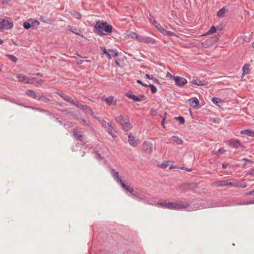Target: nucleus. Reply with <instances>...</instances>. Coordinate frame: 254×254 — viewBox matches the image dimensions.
Returning a JSON list of instances; mask_svg holds the SVG:
<instances>
[{"mask_svg":"<svg viewBox=\"0 0 254 254\" xmlns=\"http://www.w3.org/2000/svg\"><path fill=\"white\" fill-rule=\"evenodd\" d=\"M143 148L146 153H151L152 152L153 144L148 141H144L143 144Z\"/></svg>","mask_w":254,"mask_h":254,"instance_id":"obj_11","label":"nucleus"},{"mask_svg":"<svg viewBox=\"0 0 254 254\" xmlns=\"http://www.w3.org/2000/svg\"><path fill=\"white\" fill-rule=\"evenodd\" d=\"M108 128V133L113 137H115L117 136L116 131L114 126L112 125V123H108L107 125L105 126Z\"/></svg>","mask_w":254,"mask_h":254,"instance_id":"obj_13","label":"nucleus"},{"mask_svg":"<svg viewBox=\"0 0 254 254\" xmlns=\"http://www.w3.org/2000/svg\"><path fill=\"white\" fill-rule=\"evenodd\" d=\"M139 36L140 35H138L137 34L134 32H129L128 34V37L132 39L135 38L137 39V41L138 40Z\"/></svg>","mask_w":254,"mask_h":254,"instance_id":"obj_27","label":"nucleus"},{"mask_svg":"<svg viewBox=\"0 0 254 254\" xmlns=\"http://www.w3.org/2000/svg\"><path fill=\"white\" fill-rule=\"evenodd\" d=\"M157 205L163 208L172 209V202H168L165 200L161 199L158 201Z\"/></svg>","mask_w":254,"mask_h":254,"instance_id":"obj_6","label":"nucleus"},{"mask_svg":"<svg viewBox=\"0 0 254 254\" xmlns=\"http://www.w3.org/2000/svg\"><path fill=\"white\" fill-rule=\"evenodd\" d=\"M228 166V163H223L222 164V168L223 169H226Z\"/></svg>","mask_w":254,"mask_h":254,"instance_id":"obj_63","label":"nucleus"},{"mask_svg":"<svg viewBox=\"0 0 254 254\" xmlns=\"http://www.w3.org/2000/svg\"><path fill=\"white\" fill-rule=\"evenodd\" d=\"M254 204V200H250V201H247V202H245L243 203V204Z\"/></svg>","mask_w":254,"mask_h":254,"instance_id":"obj_55","label":"nucleus"},{"mask_svg":"<svg viewBox=\"0 0 254 254\" xmlns=\"http://www.w3.org/2000/svg\"><path fill=\"white\" fill-rule=\"evenodd\" d=\"M228 144L232 148H237L241 146V142L237 139H232L228 141Z\"/></svg>","mask_w":254,"mask_h":254,"instance_id":"obj_16","label":"nucleus"},{"mask_svg":"<svg viewBox=\"0 0 254 254\" xmlns=\"http://www.w3.org/2000/svg\"><path fill=\"white\" fill-rule=\"evenodd\" d=\"M174 80L177 86H183L187 83V80L182 77L174 76L173 77Z\"/></svg>","mask_w":254,"mask_h":254,"instance_id":"obj_7","label":"nucleus"},{"mask_svg":"<svg viewBox=\"0 0 254 254\" xmlns=\"http://www.w3.org/2000/svg\"><path fill=\"white\" fill-rule=\"evenodd\" d=\"M80 123L82 125H86L87 124V121L84 119H83L80 121Z\"/></svg>","mask_w":254,"mask_h":254,"instance_id":"obj_58","label":"nucleus"},{"mask_svg":"<svg viewBox=\"0 0 254 254\" xmlns=\"http://www.w3.org/2000/svg\"><path fill=\"white\" fill-rule=\"evenodd\" d=\"M6 56L13 62L15 63L17 61V59L12 55H6Z\"/></svg>","mask_w":254,"mask_h":254,"instance_id":"obj_43","label":"nucleus"},{"mask_svg":"<svg viewBox=\"0 0 254 254\" xmlns=\"http://www.w3.org/2000/svg\"><path fill=\"white\" fill-rule=\"evenodd\" d=\"M225 152V150L223 148H220L217 151V152L215 153L216 155L218 156H220L222 154H223Z\"/></svg>","mask_w":254,"mask_h":254,"instance_id":"obj_44","label":"nucleus"},{"mask_svg":"<svg viewBox=\"0 0 254 254\" xmlns=\"http://www.w3.org/2000/svg\"><path fill=\"white\" fill-rule=\"evenodd\" d=\"M67 29L77 35L80 36L82 38L84 37V36L83 35H81L79 32L77 31V30L75 28H73L72 26L68 25L67 26Z\"/></svg>","mask_w":254,"mask_h":254,"instance_id":"obj_19","label":"nucleus"},{"mask_svg":"<svg viewBox=\"0 0 254 254\" xmlns=\"http://www.w3.org/2000/svg\"><path fill=\"white\" fill-rule=\"evenodd\" d=\"M228 11V10L225 7H222L217 12V16L219 17H223L225 14Z\"/></svg>","mask_w":254,"mask_h":254,"instance_id":"obj_22","label":"nucleus"},{"mask_svg":"<svg viewBox=\"0 0 254 254\" xmlns=\"http://www.w3.org/2000/svg\"><path fill=\"white\" fill-rule=\"evenodd\" d=\"M224 204H222L220 202H213V204H211V207H220L224 206ZM208 207H210V206H208Z\"/></svg>","mask_w":254,"mask_h":254,"instance_id":"obj_40","label":"nucleus"},{"mask_svg":"<svg viewBox=\"0 0 254 254\" xmlns=\"http://www.w3.org/2000/svg\"><path fill=\"white\" fill-rule=\"evenodd\" d=\"M165 116H166V115H165V116H164V118H163L162 121L161 122V125L164 127H165L164 123H165Z\"/></svg>","mask_w":254,"mask_h":254,"instance_id":"obj_59","label":"nucleus"},{"mask_svg":"<svg viewBox=\"0 0 254 254\" xmlns=\"http://www.w3.org/2000/svg\"><path fill=\"white\" fill-rule=\"evenodd\" d=\"M156 28L163 34L166 32V30L160 24H157Z\"/></svg>","mask_w":254,"mask_h":254,"instance_id":"obj_39","label":"nucleus"},{"mask_svg":"<svg viewBox=\"0 0 254 254\" xmlns=\"http://www.w3.org/2000/svg\"><path fill=\"white\" fill-rule=\"evenodd\" d=\"M75 106H76L77 107L83 110H86L87 111L89 108V107L83 105L81 104H79L78 102H76V103L74 104Z\"/></svg>","mask_w":254,"mask_h":254,"instance_id":"obj_29","label":"nucleus"},{"mask_svg":"<svg viewBox=\"0 0 254 254\" xmlns=\"http://www.w3.org/2000/svg\"><path fill=\"white\" fill-rule=\"evenodd\" d=\"M70 13L71 15H72L74 18L79 19L81 17V14L77 11H70Z\"/></svg>","mask_w":254,"mask_h":254,"instance_id":"obj_30","label":"nucleus"},{"mask_svg":"<svg viewBox=\"0 0 254 254\" xmlns=\"http://www.w3.org/2000/svg\"><path fill=\"white\" fill-rule=\"evenodd\" d=\"M138 41L140 42H144L145 43H151V44H155L156 42V40L148 36H139Z\"/></svg>","mask_w":254,"mask_h":254,"instance_id":"obj_9","label":"nucleus"},{"mask_svg":"<svg viewBox=\"0 0 254 254\" xmlns=\"http://www.w3.org/2000/svg\"><path fill=\"white\" fill-rule=\"evenodd\" d=\"M29 20H31L30 23L31 24V26H35L37 27L39 25V22L37 20H34L32 19H29Z\"/></svg>","mask_w":254,"mask_h":254,"instance_id":"obj_38","label":"nucleus"},{"mask_svg":"<svg viewBox=\"0 0 254 254\" xmlns=\"http://www.w3.org/2000/svg\"><path fill=\"white\" fill-rule=\"evenodd\" d=\"M153 24L155 26V27L157 26V24H159V23H157L155 20H153V21H151Z\"/></svg>","mask_w":254,"mask_h":254,"instance_id":"obj_60","label":"nucleus"},{"mask_svg":"<svg viewBox=\"0 0 254 254\" xmlns=\"http://www.w3.org/2000/svg\"><path fill=\"white\" fill-rule=\"evenodd\" d=\"M190 105L194 108H199L201 106L199 105V100L196 97H193L189 99Z\"/></svg>","mask_w":254,"mask_h":254,"instance_id":"obj_17","label":"nucleus"},{"mask_svg":"<svg viewBox=\"0 0 254 254\" xmlns=\"http://www.w3.org/2000/svg\"><path fill=\"white\" fill-rule=\"evenodd\" d=\"M137 83L141 84V85H142L143 86L146 87L147 84L143 83L140 80H137Z\"/></svg>","mask_w":254,"mask_h":254,"instance_id":"obj_54","label":"nucleus"},{"mask_svg":"<svg viewBox=\"0 0 254 254\" xmlns=\"http://www.w3.org/2000/svg\"><path fill=\"white\" fill-rule=\"evenodd\" d=\"M95 157L97 159H98V160H101V159H102V157H101V155H100L99 153H95Z\"/></svg>","mask_w":254,"mask_h":254,"instance_id":"obj_49","label":"nucleus"},{"mask_svg":"<svg viewBox=\"0 0 254 254\" xmlns=\"http://www.w3.org/2000/svg\"><path fill=\"white\" fill-rule=\"evenodd\" d=\"M8 101L11 103H15V99L13 98H9L8 99Z\"/></svg>","mask_w":254,"mask_h":254,"instance_id":"obj_64","label":"nucleus"},{"mask_svg":"<svg viewBox=\"0 0 254 254\" xmlns=\"http://www.w3.org/2000/svg\"><path fill=\"white\" fill-rule=\"evenodd\" d=\"M13 26V22L8 18H0V28L3 29H10Z\"/></svg>","mask_w":254,"mask_h":254,"instance_id":"obj_3","label":"nucleus"},{"mask_svg":"<svg viewBox=\"0 0 254 254\" xmlns=\"http://www.w3.org/2000/svg\"><path fill=\"white\" fill-rule=\"evenodd\" d=\"M40 20L44 23H48V22L43 17L41 16L39 18Z\"/></svg>","mask_w":254,"mask_h":254,"instance_id":"obj_57","label":"nucleus"},{"mask_svg":"<svg viewBox=\"0 0 254 254\" xmlns=\"http://www.w3.org/2000/svg\"><path fill=\"white\" fill-rule=\"evenodd\" d=\"M128 141L129 144L135 147L139 144V140L135 139L134 135L132 133H130L128 136Z\"/></svg>","mask_w":254,"mask_h":254,"instance_id":"obj_10","label":"nucleus"},{"mask_svg":"<svg viewBox=\"0 0 254 254\" xmlns=\"http://www.w3.org/2000/svg\"><path fill=\"white\" fill-rule=\"evenodd\" d=\"M116 121L119 123L122 128L125 131H128L130 130L132 126L129 122V118L127 117H125L122 115L119 116L116 118Z\"/></svg>","mask_w":254,"mask_h":254,"instance_id":"obj_2","label":"nucleus"},{"mask_svg":"<svg viewBox=\"0 0 254 254\" xmlns=\"http://www.w3.org/2000/svg\"><path fill=\"white\" fill-rule=\"evenodd\" d=\"M87 111L90 113V114L92 116H93V117H95V116H94V112H93V111H92V109H91L90 107H89V109H88V110H87Z\"/></svg>","mask_w":254,"mask_h":254,"instance_id":"obj_52","label":"nucleus"},{"mask_svg":"<svg viewBox=\"0 0 254 254\" xmlns=\"http://www.w3.org/2000/svg\"><path fill=\"white\" fill-rule=\"evenodd\" d=\"M120 185L123 188L130 192H132L133 191V189L132 188H130L129 187L126 186L123 183H122Z\"/></svg>","mask_w":254,"mask_h":254,"instance_id":"obj_33","label":"nucleus"},{"mask_svg":"<svg viewBox=\"0 0 254 254\" xmlns=\"http://www.w3.org/2000/svg\"><path fill=\"white\" fill-rule=\"evenodd\" d=\"M38 100H42L45 102H48L50 101V99L43 95H40L38 96Z\"/></svg>","mask_w":254,"mask_h":254,"instance_id":"obj_34","label":"nucleus"},{"mask_svg":"<svg viewBox=\"0 0 254 254\" xmlns=\"http://www.w3.org/2000/svg\"><path fill=\"white\" fill-rule=\"evenodd\" d=\"M243 74H247L250 72V65L249 64H245L242 68Z\"/></svg>","mask_w":254,"mask_h":254,"instance_id":"obj_23","label":"nucleus"},{"mask_svg":"<svg viewBox=\"0 0 254 254\" xmlns=\"http://www.w3.org/2000/svg\"><path fill=\"white\" fill-rule=\"evenodd\" d=\"M168 166V161H164L162 164L158 165V167L161 168H166Z\"/></svg>","mask_w":254,"mask_h":254,"instance_id":"obj_41","label":"nucleus"},{"mask_svg":"<svg viewBox=\"0 0 254 254\" xmlns=\"http://www.w3.org/2000/svg\"><path fill=\"white\" fill-rule=\"evenodd\" d=\"M254 193V190H252L246 194V195H251Z\"/></svg>","mask_w":254,"mask_h":254,"instance_id":"obj_56","label":"nucleus"},{"mask_svg":"<svg viewBox=\"0 0 254 254\" xmlns=\"http://www.w3.org/2000/svg\"><path fill=\"white\" fill-rule=\"evenodd\" d=\"M31 20H28L26 22L23 23V27L26 29H29L31 27V24L30 23Z\"/></svg>","mask_w":254,"mask_h":254,"instance_id":"obj_32","label":"nucleus"},{"mask_svg":"<svg viewBox=\"0 0 254 254\" xmlns=\"http://www.w3.org/2000/svg\"><path fill=\"white\" fill-rule=\"evenodd\" d=\"M94 118L96 119L99 122L101 123L103 126L105 127L107 125V123H106L105 121L102 119L101 117L95 116Z\"/></svg>","mask_w":254,"mask_h":254,"instance_id":"obj_36","label":"nucleus"},{"mask_svg":"<svg viewBox=\"0 0 254 254\" xmlns=\"http://www.w3.org/2000/svg\"><path fill=\"white\" fill-rule=\"evenodd\" d=\"M73 133L74 137L78 140H82V135L81 131H79L77 128L74 129Z\"/></svg>","mask_w":254,"mask_h":254,"instance_id":"obj_18","label":"nucleus"},{"mask_svg":"<svg viewBox=\"0 0 254 254\" xmlns=\"http://www.w3.org/2000/svg\"><path fill=\"white\" fill-rule=\"evenodd\" d=\"M163 35L170 36H176L175 33H174V32H171V31H166V32H164Z\"/></svg>","mask_w":254,"mask_h":254,"instance_id":"obj_47","label":"nucleus"},{"mask_svg":"<svg viewBox=\"0 0 254 254\" xmlns=\"http://www.w3.org/2000/svg\"><path fill=\"white\" fill-rule=\"evenodd\" d=\"M112 30L111 25L102 21H97L94 27V32L100 36L108 35L112 32Z\"/></svg>","mask_w":254,"mask_h":254,"instance_id":"obj_1","label":"nucleus"},{"mask_svg":"<svg viewBox=\"0 0 254 254\" xmlns=\"http://www.w3.org/2000/svg\"><path fill=\"white\" fill-rule=\"evenodd\" d=\"M17 77L19 82H24L27 84H33L35 82V78H33L29 79L26 75L22 74H18L17 75Z\"/></svg>","mask_w":254,"mask_h":254,"instance_id":"obj_5","label":"nucleus"},{"mask_svg":"<svg viewBox=\"0 0 254 254\" xmlns=\"http://www.w3.org/2000/svg\"><path fill=\"white\" fill-rule=\"evenodd\" d=\"M138 192L135 191L133 193H132L131 195V196L134 199H137V196Z\"/></svg>","mask_w":254,"mask_h":254,"instance_id":"obj_50","label":"nucleus"},{"mask_svg":"<svg viewBox=\"0 0 254 254\" xmlns=\"http://www.w3.org/2000/svg\"><path fill=\"white\" fill-rule=\"evenodd\" d=\"M173 140L177 144H182L183 143L182 140L178 137L173 136L172 137Z\"/></svg>","mask_w":254,"mask_h":254,"instance_id":"obj_31","label":"nucleus"},{"mask_svg":"<svg viewBox=\"0 0 254 254\" xmlns=\"http://www.w3.org/2000/svg\"><path fill=\"white\" fill-rule=\"evenodd\" d=\"M192 83L195 85H198V86H202V85H205L204 81L200 80L198 79L193 80L192 81Z\"/></svg>","mask_w":254,"mask_h":254,"instance_id":"obj_28","label":"nucleus"},{"mask_svg":"<svg viewBox=\"0 0 254 254\" xmlns=\"http://www.w3.org/2000/svg\"><path fill=\"white\" fill-rule=\"evenodd\" d=\"M111 175H112L114 180L119 184H121L123 182L121 177H120L119 173L116 171L115 169H112L111 171Z\"/></svg>","mask_w":254,"mask_h":254,"instance_id":"obj_14","label":"nucleus"},{"mask_svg":"<svg viewBox=\"0 0 254 254\" xmlns=\"http://www.w3.org/2000/svg\"><path fill=\"white\" fill-rule=\"evenodd\" d=\"M58 95H59V96H60L62 98H63V96H64V94L62 93V92H58L56 93Z\"/></svg>","mask_w":254,"mask_h":254,"instance_id":"obj_62","label":"nucleus"},{"mask_svg":"<svg viewBox=\"0 0 254 254\" xmlns=\"http://www.w3.org/2000/svg\"><path fill=\"white\" fill-rule=\"evenodd\" d=\"M146 87H148L150 88V90L152 93H155L157 92L156 87L153 84H147Z\"/></svg>","mask_w":254,"mask_h":254,"instance_id":"obj_35","label":"nucleus"},{"mask_svg":"<svg viewBox=\"0 0 254 254\" xmlns=\"http://www.w3.org/2000/svg\"><path fill=\"white\" fill-rule=\"evenodd\" d=\"M145 76V77L147 79L153 80V81H155L157 83H158L159 82L158 80H157V79L154 78L152 75H150L148 74H146Z\"/></svg>","mask_w":254,"mask_h":254,"instance_id":"obj_45","label":"nucleus"},{"mask_svg":"<svg viewBox=\"0 0 254 254\" xmlns=\"http://www.w3.org/2000/svg\"><path fill=\"white\" fill-rule=\"evenodd\" d=\"M220 99L217 97H213L212 99V102L215 104L216 105H217L218 106H220V105L219 104L220 103Z\"/></svg>","mask_w":254,"mask_h":254,"instance_id":"obj_37","label":"nucleus"},{"mask_svg":"<svg viewBox=\"0 0 254 254\" xmlns=\"http://www.w3.org/2000/svg\"><path fill=\"white\" fill-rule=\"evenodd\" d=\"M103 52L104 53H105L108 56L109 59H111V56L110 53L109 52H108L105 48L104 49Z\"/></svg>","mask_w":254,"mask_h":254,"instance_id":"obj_48","label":"nucleus"},{"mask_svg":"<svg viewBox=\"0 0 254 254\" xmlns=\"http://www.w3.org/2000/svg\"><path fill=\"white\" fill-rule=\"evenodd\" d=\"M241 134H247L248 136L254 137V131L249 129H244L241 131Z\"/></svg>","mask_w":254,"mask_h":254,"instance_id":"obj_20","label":"nucleus"},{"mask_svg":"<svg viewBox=\"0 0 254 254\" xmlns=\"http://www.w3.org/2000/svg\"><path fill=\"white\" fill-rule=\"evenodd\" d=\"M216 28L215 26H212L211 28L207 31L206 35H209L212 33H214L216 32Z\"/></svg>","mask_w":254,"mask_h":254,"instance_id":"obj_42","label":"nucleus"},{"mask_svg":"<svg viewBox=\"0 0 254 254\" xmlns=\"http://www.w3.org/2000/svg\"><path fill=\"white\" fill-rule=\"evenodd\" d=\"M155 202L153 198H149L147 195L145 197V199H144L143 202L145 204L153 205V203Z\"/></svg>","mask_w":254,"mask_h":254,"instance_id":"obj_26","label":"nucleus"},{"mask_svg":"<svg viewBox=\"0 0 254 254\" xmlns=\"http://www.w3.org/2000/svg\"><path fill=\"white\" fill-rule=\"evenodd\" d=\"M126 95L127 97L132 99L134 101L140 102L144 100L145 99V96L142 95L137 96L133 94L127 93Z\"/></svg>","mask_w":254,"mask_h":254,"instance_id":"obj_12","label":"nucleus"},{"mask_svg":"<svg viewBox=\"0 0 254 254\" xmlns=\"http://www.w3.org/2000/svg\"><path fill=\"white\" fill-rule=\"evenodd\" d=\"M230 184H231V181L230 180H222L214 183V185L216 187L231 186Z\"/></svg>","mask_w":254,"mask_h":254,"instance_id":"obj_15","label":"nucleus"},{"mask_svg":"<svg viewBox=\"0 0 254 254\" xmlns=\"http://www.w3.org/2000/svg\"><path fill=\"white\" fill-rule=\"evenodd\" d=\"M105 101L109 105H115L116 103V101L114 100V97L113 96L108 97L105 99Z\"/></svg>","mask_w":254,"mask_h":254,"instance_id":"obj_21","label":"nucleus"},{"mask_svg":"<svg viewBox=\"0 0 254 254\" xmlns=\"http://www.w3.org/2000/svg\"><path fill=\"white\" fill-rule=\"evenodd\" d=\"M25 94L32 98L35 99L38 97L36 93L32 90L29 89L26 91Z\"/></svg>","mask_w":254,"mask_h":254,"instance_id":"obj_24","label":"nucleus"},{"mask_svg":"<svg viewBox=\"0 0 254 254\" xmlns=\"http://www.w3.org/2000/svg\"><path fill=\"white\" fill-rule=\"evenodd\" d=\"M147 195L146 194H142V193H140V198H141V199L142 200V201H143L144 199H145V197Z\"/></svg>","mask_w":254,"mask_h":254,"instance_id":"obj_53","label":"nucleus"},{"mask_svg":"<svg viewBox=\"0 0 254 254\" xmlns=\"http://www.w3.org/2000/svg\"><path fill=\"white\" fill-rule=\"evenodd\" d=\"M63 99L65 101L72 104V105H74L76 102H75L73 100H72L70 97L67 96L66 94H64V96H63Z\"/></svg>","mask_w":254,"mask_h":254,"instance_id":"obj_25","label":"nucleus"},{"mask_svg":"<svg viewBox=\"0 0 254 254\" xmlns=\"http://www.w3.org/2000/svg\"><path fill=\"white\" fill-rule=\"evenodd\" d=\"M140 197V193L138 192L137 199L139 201H142Z\"/></svg>","mask_w":254,"mask_h":254,"instance_id":"obj_61","label":"nucleus"},{"mask_svg":"<svg viewBox=\"0 0 254 254\" xmlns=\"http://www.w3.org/2000/svg\"><path fill=\"white\" fill-rule=\"evenodd\" d=\"M175 119V120L179 121L181 124H183L185 123V119L183 117L180 116L176 117Z\"/></svg>","mask_w":254,"mask_h":254,"instance_id":"obj_46","label":"nucleus"},{"mask_svg":"<svg viewBox=\"0 0 254 254\" xmlns=\"http://www.w3.org/2000/svg\"><path fill=\"white\" fill-rule=\"evenodd\" d=\"M230 185L231 187L240 188H245L247 186V183L245 181L240 182L236 180H233V181H231V184H230Z\"/></svg>","mask_w":254,"mask_h":254,"instance_id":"obj_8","label":"nucleus"},{"mask_svg":"<svg viewBox=\"0 0 254 254\" xmlns=\"http://www.w3.org/2000/svg\"><path fill=\"white\" fill-rule=\"evenodd\" d=\"M111 58L113 57H116L118 56V53L117 52H114L113 51H111V53H110Z\"/></svg>","mask_w":254,"mask_h":254,"instance_id":"obj_51","label":"nucleus"},{"mask_svg":"<svg viewBox=\"0 0 254 254\" xmlns=\"http://www.w3.org/2000/svg\"><path fill=\"white\" fill-rule=\"evenodd\" d=\"M172 209H182L188 208L189 207L190 205L189 203L182 201H176L172 202Z\"/></svg>","mask_w":254,"mask_h":254,"instance_id":"obj_4","label":"nucleus"}]
</instances>
